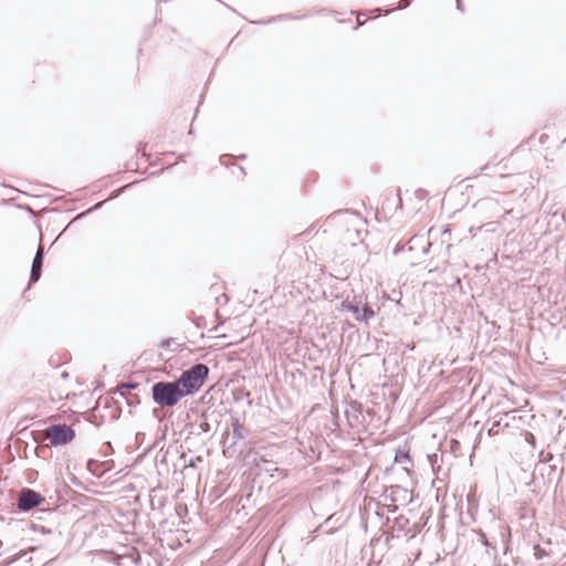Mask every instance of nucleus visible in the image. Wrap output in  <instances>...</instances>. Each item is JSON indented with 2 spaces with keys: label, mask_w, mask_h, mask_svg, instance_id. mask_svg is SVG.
I'll return each mask as SVG.
<instances>
[{
  "label": "nucleus",
  "mask_w": 566,
  "mask_h": 566,
  "mask_svg": "<svg viewBox=\"0 0 566 566\" xmlns=\"http://www.w3.org/2000/svg\"><path fill=\"white\" fill-rule=\"evenodd\" d=\"M229 429L222 436V449L227 457H243L251 447V430L241 422L238 415L230 416Z\"/></svg>",
  "instance_id": "nucleus-1"
},
{
  "label": "nucleus",
  "mask_w": 566,
  "mask_h": 566,
  "mask_svg": "<svg viewBox=\"0 0 566 566\" xmlns=\"http://www.w3.org/2000/svg\"><path fill=\"white\" fill-rule=\"evenodd\" d=\"M210 368L203 363H196L175 378L185 397L195 396L209 379Z\"/></svg>",
  "instance_id": "nucleus-2"
},
{
  "label": "nucleus",
  "mask_w": 566,
  "mask_h": 566,
  "mask_svg": "<svg viewBox=\"0 0 566 566\" xmlns=\"http://www.w3.org/2000/svg\"><path fill=\"white\" fill-rule=\"evenodd\" d=\"M150 394L153 402L161 408H174L185 398L176 379L154 382Z\"/></svg>",
  "instance_id": "nucleus-3"
},
{
  "label": "nucleus",
  "mask_w": 566,
  "mask_h": 566,
  "mask_svg": "<svg viewBox=\"0 0 566 566\" xmlns=\"http://www.w3.org/2000/svg\"><path fill=\"white\" fill-rule=\"evenodd\" d=\"M221 422V412L214 408L203 409L193 421L186 424L189 434L195 437L208 436L212 438Z\"/></svg>",
  "instance_id": "nucleus-4"
},
{
  "label": "nucleus",
  "mask_w": 566,
  "mask_h": 566,
  "mask_svg": "<svg viewBox=\"0 0 566 566\" xmlns=\"http://www.w3.org/2000/svg\"><path fill=\"white\" fill-rule=\"evenodd\" d=\"M340 310L349 312L359 323H368L377 315L376 311L369 304L364 303L361 296L357 295H354L352 300L349 297L343 300Z\"/></svg>",
  "instance_id": "nucleus-5"
},
{
  "label": "nucleus",
  "mask_w": 566,
  "mask_h": 566,
  "mask_svg": "<svg viewBox=\"0 0 566 566\" xmlns=\"http://www.w3.org/2000/svg\"><path fill=\"white\" fill-rule=\"evenodd\" d=\"M44 432L50 446L54 448L64 447L76 437L75 430L65 422L51 423L45 428Z\"/></svg>",
  "instance_id": "nucleus-6"
},
{
  "label": "nucleus",
  "mask_w": 566,
  "mask_h": 566,
  "mask_svg": "<svg viewBox=\"0 0 566 566\" xmlns=\"http://www.w3.org/2000/svg\"><path fill=\"white\" fill-rule=\"evenodd\" d=\"M45 502L44 495L30 488H22L17 499L19 511L27 513Z\"/></svg>",
  "instance_id": "nucleus-7"
},
{
  "label": "nucleus",
  "mask_w": 566,
  "mask_h": 566,
  "mask_svg": "<svg viewBox=\"0 0 566 566\" xmlns=\"http://www.w3.org/2000/svg\"><path fill=\"white\" fill-rule=\"evenodd\" d=\"M345 417L350 428L365 426V407L357 400H350L345 409Z\"/></svg>",
  "instance_id": "nucleus-8"
},
{
  "label": "nucleus",
  "mask_w": 566,
  "mask_h": 566,
  "mask_svg": "<svg viewBox=\"0 0 566 566\" xmlns=\"http://www.w3.org/2000/svg\"><path fill=\"white\" fill-rule=\"evenodd\" d=\"M382 497L390 500L395 504L398 502L401 504H408L412 500V493L408 489L395 484L385 489L382 492Z\"/></svg>",
  "instance_id": "nucleus-9"
},
{
  "label": "nucleus",
  "mask_w": 566,
  "mask_h": 566,
  "mask_svg": "<svg viewBox=\"0 0 566 566\" xmlns=\"http://www.w3.org/2000/svg\"><path fill=\"white\" fill-rule=\"evenodd\" d=\"M248 463H253L256 468V475H261L263 472L269 476L273 478L274 472H280L281 469L273 461L265 460L262 455L256 453L252 454V459L248 460Z\"/></svg>",
  "instance_id": "nucleus-10"
},
{
  "label": "nucleus",
  "mask_w": 566,
  "mask_h": 566,
  "mask_svg": "<svg viewBox=\"0 0 566 566\" xmlns=\"http://www.w3.org/2000/svg\"><path fill=\"white\" fill-rule=\"evenodd\" d=\"M394 463L395 464H403L402 470L410 474L413 468V460L410 455V449L407 444L402 447H398L395 450V457H394Z\"/></svg>",
  "instance_id": "nucleus-11"
},
{
  "label": "nucleus",
  "mask_w": 566,
  "mask_h": 566,
  "mask_svg": "<svg viewBox=\"0 0 566 566\" xmlns=\"http://www.w3.org/2000/svg\"><path fill=\"white\" fill-rule=\"evenodd\" d=\"M44 263V249L43 247H39L31 265L29 285L36 283L42 275V268Z\"/></svg>",
  "instance_id": "nucleus-12"
},
{
  "label": "nucleus",
  "mask_w": 566,
  "mask_h": 566,
  "mask_svg": "<svg viewBox=\"0 0 566 566\" xmlns=\"http://www.w3.org/2000/svg\"><path fill=\"white\" fill-rule=\"evenodd\" d=\"M538 470L542 478L546 480V483L551 484L556 481L557 484L563 476L564 467L559 468L556 463H544Z\"/></svg>",
  "instance_id": "nucleus-13"
},
{
  "label": "nucleus",
  "mask_w": 566,
  "mask_h": 566,
  "mask_svg": "<svg viewBox=\"0 0 566 566\" xmlns=\"http://www.w3.org/2000/svg\"><path fill=\"white\" fill-rule=\"evenodd\" d=\"M305 17H307V15L306 14L294 15L292 13H283V14H277V15L271 17L268 20H264V19L255 20V21H252V23H254V24H270V23L279 22V21L281 22V21H287V20H297V19H302V18H305Z\"/></svg>",
  "instance_id": "nucleus-14"
},
{
  "label": "nucleus",
  "mask_w": 566,
  "mask_h": 566,
  "mask_svg": "<svg viewBox=\"0 0 566 566\" xmlns=\"http://www.w3.org/2000/svg\"><path fill=\"white\" fill-rule=\"evenodd\" d=\"M467 503H468V514L470 515L472 522H475V514L479 509V501L476 499V494L474 491H470L467 494Z\"/></svg>",
  "instance_id": "nucleus-15"
},
{
  "label": "nucleus",
  "mask_w": 566,
  "mask_h": 566,
  "mask_svg": "<svg viewBox=\"0 0 566 566\" xmlns=\"http://www.w3.org/2000/svg\"><path fill=\"white\" fill-rule=\"evenodd\" d=\"M168 451H164V447H161L155 458V463L157 467L158 474L161 475L165 472H168V461H167Z\"/></svg>",
  "instance_id": "nucleus-16"
},
{
  "label": "nucleus",
  "mask_w": 566,
  "mask_h": 566,
  "mask_svg": "<svg viewBox=\"0 0 566 566\" xmlns=\"http://www.w3.org/2000/svg\"><path fill=\"white\" fill-rule=\"evenodd\" d=\"M139 385L140 384L137 381L128 380L126 382H122L120 385H118L116 392L119 394L120 396H126L129 394L128 391L137 389Z\"/></svg>",
  "instance_id": "nucleus-17"
},
{
  "label": "nucleus",
  "mask_w": 566,
  "mask_h": 566,
  "mask_svg": "<svg viewBox=\"0 0 566 566\" xmlns=\"http://www.w3.org/2000/svg\"><path fill=\"white\" fill-rule=\"evenodd\" d=\"M408 525H409V518L405 515H398L394 518V527L398 531V532H405L408 531Z\"/></svg>",
  "instance_id": "nucleus-18"
},
{
  "label": "nucleus",
  "mask_w": 566,
  "mask_h": 566,
  "mask_svg": "<svg viewBox=\"0 0 566 566\" xmlns=\"http://www.w3.org/2000/svg\"><path fill=\"white\" fill-rule=\"evenodd\" d=\"M25 555H27L25 551H20L18 554H14V555H11V556L4 558L0 563V566H10V565L14 564L15 562H18L19 559L23 558Z\"/></svg>",
  "instance_id": "nucleus-19"
},
{
  "label": "nucleus",
  "mask_w": 566,
  "mask_h": 566,
  "mask_svg": "<svg viewBox=\"0 0 566 566\" xmlns=\"http://www.w3.org/2000/svg\"><path fill=\"white\" fill-rule=\"evenodd\" d=\"M122 397L126 400V403L130 409L140 405V397L138 394H128Z\"/></svg>",
  "instance_id": "nucleus-20"
},
{
  "label": "nucleus",
  "mask_w": 566,
  "mask_h": 566,
  "mask_svg": "<svg viewBox=\"0 0 566 566\" xmlns=\"http://www.w3.org/2000/svg\"><path fill=\"white\" fill-rule=\"evenodd\" d=\"M424 242V238L422 235H413L408 242V250L413 251L421 247V243Z\"/></svg>",
  "instance_id": "nucleus-21"
},
{
  "label": "nucleus",
  "mask_w": 566,
  "mask_h": 566,
  "mask_svg": "<svg viewBox=\"0 0 566 566\" xmlns=\"http://www.w3.org/2000/svg\"><path fill=\"white\" fill-rule=\"evenodd\" d=\"M476 534H478V536H479V542H480L484 547H486V548H493V549H495V548H496V547H495V545H493V544L489 541V538H488V536H486V534H485V532H484L483 530H481V528H480V530H478V531H476Z\"/></svg>",
  "instance_id": "nucleus-22"
},
{
  "label": "nucleus",
  "mask_w": 566,
  "mask_h": 566,
  "mask_svg": "<svg viewBox=\"0 0 566 566\" xmlns=\"http://www.w3.org/2000/svg\"><path fill=\"white\" fill-rule=\"evenodd\" d=\"M104 205V201H98L96 202L95 205H93L91 208H88L87 210H85L84 212L77 214L73 221H75L76 219H80L82 218L83 216H87L96 210H98L99 208H102V206Z\"/></svg>",
  "instance_id": "nucleus-23"
},
{
  "label": "nucleus",
  "mask_w": 566,
  "mask_h": 566,
  "mask_svg": "<svg viewBox=\"0 0 566 566\" xmlns=\"http://www.w3.org/2000/svg\"><path fill=\"white\" fill-rule=\"evenodd\" d=\"M172 343H174V338H171V337L164 338V339L160 342L159 347H160L161 349H166V350H168V349H170V346H171V344H172Z\"/></svg>",
  "instance_id": "nucleus-24"
},
{
  "label": "nucleus",
  "mask_w": 566,
  "mask_h": 566,
  "mask_svg": "<svg viewBox=\"0 0 566 566\" xmlns=\"http://www.w3.org/2000/svg\"><path fill=\"white\" fill-rule=\"evenodd\" d=\"M420 532V527L417 524L412 525V528H408L406 531V535H408L410 538L415 537Z\"/></svg>",
  "instance_id": "nucleus-25"
},
{
  "label": "nucleus",
  "mask_w": 566,
  "mask_h": 566,
  "mask_svg": "<svg viewBox=\"0 0 566 566\" xmlns=\"http://www.w3.org/2000/svg\"><path fill=\"white\" fill-rule=\"evenodd\" d=\"M193 323H195L196 327L200 329V328L205 327L206 319H205L203 316H198V317L195 318Z\"/></svg>",
  "instance_id": "nucleus-26"
},
{
  "label": "nucleus",
  "mask_w": 566,
  "mask_h": 566,
  "mask_svg": "<svg viewBox=\"0 0 566 566\" xmlns=\"http://www.w3.org/2000/svg\"><path fill=\"white\" fill-rule=\"evenodd\" d=\"M415 195L419 200H423L427 197L428 191L423 188H419L416 190Z\"/></svg>",
  "instance_id": "nucleus-27"
},
{
  "label": "nucleus",
  "mask_w": 566,
  "mask_h": 566,
  "mask_svg": "<svg viewBox=\"0 0 566 566\" xmlns=\"http://www.w3.org/2000/svg\"><path fill=\"white\" fill-rule=\"evenodd\" d=\"M421 252L423 255L428 254L431 248V243L424 239V242L421 243Z\"/></svg>",
  "instance_id": "nucleus-28"
},
{
  "label": "nucleus",
  "mask_w": 566,
  "mask_h": 566,
  "mask_svg": "<svg viewBox=\"0 0 566 566\" xmlns=\"http://www.w3.org/2000/svg\"><path fill=\"white\" fill-rule=\"evenodd\" d=\"M146 147H147V143H139L137 153L140 154L142 157H147Z\"/></svg>",
  "instance_id": "nucleus-29"
},
{
  "label": "nucleus",
  "mask_w": 566,
  "mask_h": 566,
  "mask_svg": "<svg viewBox=\"0 0 566 566\" xmlns=\"http://www.w3.org/2000/svg\"><path fill=\"white\" fill-rule=\"evenodd\" d=\"M200 461H202V459L200 457L191 458L188 461V463L186 464V467L196 468L197 467V462H200Z\"/></svg>",
  "instance_id": "nucleus-30"
},
{
  "label": "nucleus",
  "mask_w": 566,
  "mask_h": 566,
  "mask_svg": "<svg viewBox=\"0 0 566 566\" xmlns=\"http://www.w3.org/2000/svg\"><path fill=\"white\" fill-rule=\"evenodd\" d=\"M20 524H21L22 530H24V527L35 528V524L32 521L22 520V521H20Z\"/></svg>",
  "instance_id": "nucleus-31"
},
{
  "label": "nucleus",
  "mask_w": 566,
  "mask_h": 566,
  "mask_svg": "<svg viewBox=\"0 0 566 566\" xmlns=\"http://www.w3.org/2000/svg\"><path fill=\"white\" fill-rule=\"evenodd\" d=\"M163 440H165V436H161L159 439H156L153 442V444L147 449L146 452H150L151 450L156 449Z\"/></svg>",
  "instance_id": "nucleus-32"
},
{
  "label": "nucleus",
  "mask_w": 566,
  "mask_h": 566,
  "mask_svg": "<svg viewBox=\"0 0 566 566\" xmlns=\"http://www.w3.org/2000/svg\"><path fill=\"white\" fill-rule=\"evenodd\" d=\"M403 250H405V244H402V243L398 242V243H397V245L395 247V249H394V251H392V252H394V254H395V255H398V254H400Z\"/></svg>",
  "instance_id": "nucleus-33"
},
{
  "label": "nucleus",
  "mask_w": 566,
  "mask_h": 566,
  "mask_svg": "<svg viewBox=\"0 0 566 566\" xmlns=\"http://www.w3.org/2000/svg\"><path fill=\"white\" fill-rule=\"evenodd\" d=\"M455 9L460 12H464V4L462 0H455Z\"/></svg>",
  "instance_id": "nucleus-34"
},
{
  "label": "nucleus",
  "mask_w": 566,
  "mask_h": 566,
  "mask_svg": "<svg viewBox=\"0 0 566 566\" xmlns=\"http://www.w3.org/2000/svg\"><path fill=\"white\" fill-rule=\"evenodd\" d=\"M401 208H402V199L400 196V189L398 188V190H397V209H401Z\"/></svg>",
  "instance_id": "nucleus-35"
},
{
  "label": "nucleus",
  "mask_w": 566,
  "mask_h": 566,
  "mask_svg": "<svg viewBox=\"0 0 566 566\" xmlns=\"http://www.w3.org/2000/svg\"><path fill=\"white\" fill-rule=\"evenodd\" d=\"M18 208H19V209H22V210H25V211H28L29 213H32V212H33L32 208H31L29 205H27V203H21V205H19V206H18Z\"/></svg>",
  "instance_id": "nucleus-36"
},
{
  "label": "nucleus",
  "mask_w": 566,
  "mask_h": 566,
  "mask_svg": "<svg viewBox=\"0 0 566 566\" xmlns=\"http://www.w3.org/2000/svg\"><path fill=\"white\" fill-rule=\"evenodd\" d=\"M123 192V189H115L111 193V199L117 198Z\"/></svg>",
  "instance_id": "nucleus-37"
},
{
  "label": "nucleus",
  "mask_w": 566,
  "mask_h": 566,
  "mask_svg": "<svg viewBox=\"0 0 566 566\" xmlns=\"http://www.w3.org/2000/svg\"><path fill=\"white\" fill-rule=\"evenodd\" d=\"M376 415V411L374 409L367 408L365 409V417L368 416L373 418Z\"/></svg>",
  "instance_id": "nucleus-38"
},
{
  "label": "nucleus",
  "mask_w": 566,
  "mask_h": 566,
  "mask_svg": "<svg viewBox=\"0 0 566 566\" xmlns=\"http://www.w3.org/2000/svg\"><path fill=\"white\" fill-rule=\"evenodd\" d=\"M104 421V417L101 416L99 419H96V421H93V423L96 426V427H99Z\"/></svg>",
  "instance_id": "nucleus-39"
},
{
  "label": "nucleus",
  "mask_w": 566,
  "mask_h": 566,
  "mask_svg": "<svg viewBox=\"0 0 566 566\" xmlns=\"http://www.w3.org/2000/svg\"><path fill=\"white\" fill-rule=\"evenodd\" d=\"M397 510H398V505H397V504H395V503H392V505L388 507V512H389V513H394V512H396Z\"/></svg>",
  "instance_id": "nucleus-40"
},
{
  "label": "nucleus",
  "mask_w": 566,
  "mask_h": 566,
  "mask_svg": "<svg viewBox=\"0 0 566 566\" xmlns=\"http://www.w3.org/2000/svg\"><path fill=\"white\" fill-rule=\"evenodd\" d=\"M400 3L401 6L399 7V9H406L409 6L408 0H401Z\"/></svg>",
  "instance_id": "nucleus-41"
},
{
  "label": "nucleus",
  "mask_w": 566,
  "mask_h": 566,
  "mask_svg": "<svg viewBox=\"0 0 566 566\" xmlns=\"http://www.w3.org/2000/svg\"><path fill=\"white\" fill-rule=\"evenodd\" d=\"M438 455L437 453H433L432 455H429V461L430 463L433 465L434 464V461L437 460Z\"/></svg>",
  "instance_id": "nucleus-42"
},
{
  "label": "nucleus",
  "mask_w": 566,
  "mask_h": 566,
  "mask_svg": "<svg viewBox=\"0 0 566 566\" xmlns=\"http://www.w3.org/2000/svg\"><path fill=\"white\" fill-rule=\"evenodd\" d=\"M164 170H165V168H160V169H158V170H156V171H153V172L150 174V176H158V175L163 174V171H164Z\"/></svg>",
  "instance_id": "nucleus-43"
},
{
  "label": "nucleus",
  "mask_w": 566,
  "mask_h": 566,
  "mask_svg": "<svg viewBox=\"0 0 566 566\" xmlns=\"http://www.w3.org/2000/svg\"><path fill=\"white\" fill-rule=\"evenodd\" d=\"M188 156L187 153H184V154H180L179 155V161H186V157Z\"/></svg>",
  "instance_id": "nucleus-44"
},
{
  "label": "nucleus",
  "mask_w": 566,
  "mask_h": 566,
  "mask_svg": "<svg viewBox=\"0 0 566 566\" xmlns=\"http://www.w3.org/2000/svg\"><path fill=\"white\" fill-rule=\"evenodd\" d=\"M489 168V164L484 165L481 167L480 171L483 172L485 171L486 169Z\"/></svg>",
  "instance_id": "nucleus-45"
},
{
  "label": "nucleus",
  "mask_w": 566,
  "mask_h": 566,
  "mask_svg": "<svg viewBox=\"0 0 566 566\" xmlns=\"http://www.w3.org/2000/svg\"><path fill=\"white\" fill-rule=\"evenodd\" d=\"M239 169H240V171H241L243 175H245V169H244V167H243V166H240V167H239Z\"/></svg>",
  "instance_id": "nucleus-46"
},
{
  "label": "nucleus",
  "mask_w": 566,
  "mask_h": 566,
  "mask_svg": "<svg viewBox=\"0 0 566 566\" xmlns=\"http://www.w3.org/2000/svg\"><path fill=\"white\" fill-rule=\"evenodd\" d=\"M455 284H458L459 286H461V280H460V277H457V279H455Z\"/></svg>",
  "instance_id": "nucleus-47"
},
{
  "label": "nucleus",
  "mask_w": 566,
  "mask_h": 566,
  "mask_svg": "<svg viewBox=\"0 0 566 566\" xmlns=\"http://www.w3.org/2000/svg\"><path fill=\"white\" fill-rule=\"evenodd\" d=\"M137 182H139V181L138 180H134L133 182L128 184L126 187H130V186H133V185H135Z\"/></svg>",
  "instance_id": "nucleus-48"
},
{
  "label": "nucleus",
  "mask_w": 566,
  "mask_h": 566,
  "mask_svg": "<svg viewBox=\"0 0 566 566\" xmlns=\"http://www.w3.org/2000/svg\"><path fill=\"white\" fill-rule=\"evenodd\" d=\"M363 23H357L353 29L354 30H358V28Z\"/></svg>",
  "instance_id": "nucleus-49"
},
{
  "label": "nucleus",
  "mask_w": 566,
  "mask_h": 566,
  "mask_svg": "<svg viewBox=\"0 0 566 566\" xmlns=\"http://www.w3.org/2000/svg\"><path fill=\"white\" fill-rule=\"evenodd\" d=\"M239 158H240V159H244V158H247V155H245V154H242V155H240V156H239Z\"/></svg>",
  "instance_id": "nucleus-50"
},
{
  "label": "nucleus",
  "mask_w": 566,
  "mask_h": 566,
  "mask_svg": "<svg viewBox=\"0 0 566 566\" xmlns=\"http://www.w3.org/2000/svg\"><path fill=\"white\" fill-rule=\"evenodd\" d=\"M543 140H545V136H544V135H542V136L539 137V142H541V143H543Z\"/></svg>",
  "instance_id": "nucleus-51"
},
{
  "label": "nucleus",
  "mask_w": 566,
  "mask_h": 566,
  "mask_svg": "<svg viewBox=\"0 0 566 566\" xmlns=\"http://www.w3.org/2000/svg\"><path fill=\"white\" fill-rule=\"evenodd\" d=\"M543 140H545V136H544V135H542V136L539 137V142H541V143H543Z\"/></svg>",
  "instance_id": "nucleus-52"
},
{
  "label": "nucleus",
  "mask_w": 566,
  "mask_h": 566,
  "mask_svg": "<svg viewBox=\"0 0 566 566\" xmlns=\"http://www.w3.org/2000/svg\"><path fill=\"white\" fill-rule=\"evenodd\" d=\"M189 134H190V135H193V134H195L192 128H190Z\"/></svg>",
  "instance_id": "nucleus-53"
},
{
  "label": "nucleus",
  "mask_w": 566,
  "mask_h": 566,
  "mask_svg": "<svg viewBox=\"0 0 566 566\" xmlns=\"http://www.w3.org/2000/svg\"><path fill=\"white\" fill-rule=\"evenodd\" d=\"M70 224H71V222H70L67 226H65V228H64V230H63V231H65L66 229H69Z\"/></svg>",
  "instance_id": "nucleus-54"
},
{
  "label": "nucleus",
  "mask_w": 566,
  "mask_h": 566,
  "mask_svg": "<svg viewBox=\"0 0 566 566\" xmlns=\"http://www.w3.org/2000/svg\"><path fill=\"white\" fill-rule=\"evenodd\" d=\"M497 566H510L509 564H500Z\"/></svg>",
  "instance_id": "nucleus-55"
},
{
  "label": "nucleus",
  "mask_w": 566,
  "mask_h": 566,
  "mask_svg": "<svg viewBox=\"0 0 566 566\" xmlns=\"http://www.w3.org/2000/svg\"><path fill=\"white\" fill-rule=\"evenodd\" d=\"M2 546V542L0 541V547Z\"/></svg>",
  "instance_id": "nucleus-56"
},
{
  "label": "nucleus",
  "mask_w": 566,
  "mask_h": 566,
  "mask_svg": "<svg viewBox=\"0 0 566 566\" xmlns=\"http://www.w3.org/2000/svg\"><path fill=\"white\" fill-rule=\"evenodd\" d=\"M0 520H3V517L0 515Z\"/></svg>",
  "instance_id": "nucleus-57"
}]
</instances>
